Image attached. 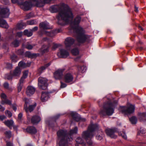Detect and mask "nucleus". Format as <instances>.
Listing matches in <instances>:
<instances>
[{"instance_id": "50", "label": "nucleus", "mask_w": 146, "mask_h": 146, "mask_svg": "<svg viewBox=\"0 0 146 146\" xmlns=\"http://www.w3.org/2000/svg\"><path fill=\"white\" fill-rule=\"evenodd\" d=\"M103 135L102 134H98L96 135V138L97 139L99 140H101L102 138Z\"/></svg>"}, {"instance_id": "9", "label": "nucleus", "mask_w": 146, "mask_h": 146, "mask_svg": "<svg viewBox=\"0 0 146 146\" xmlns=\"http://www.w3.org/2000/svg\"><path fill=\"white\" fill-rule=\"evenodd\" d=\"M135 109L134 106L132 105H130L128 107L124 106H121L120 107V110L122 113L126 114L133 113Z\"/></svg>"}, {"instance_id": "21", "label": "nucleus", "mask_w": 146, "mask_h": 146, "mask_svg": "<svg viewBox=\"0 0 146 146\" xmlns=\"http://www.w3.org/2000/svg\"><path fill=\"white\" fill-rule=\"evenodd\" d=\"M49 98L48 93L47 92H42L41 97V100L42 102H45Z\"/></svg>"}, {"instance_id": "35", "label": "nucleus", "mask_w": 146, "mask_h": 146, "mask_svg": "<svg viewBox=\"0 0 146 146\" xmlns=\"http://www.w3.org/2000/svg\"><path fill=\"white\" fill-rule=\"evenodd\" d=\"M86 67L85 66H78V70L79 71L82 73L84 72L86 70Z\"/></svg>"}, {"instance_id": "40", "label": "nucleus", "mask_w": 146, "mask_h": 146, "mask_svg": "<svg viewBox=\"0 0 146 146\" xmlns=\"http://www.w3.org/2000/svg\"><path fill=\"white\" fill-rule=\"evenodd\" d=\"M2 104H7L9 105H11V102L7 99L4 100H2Z\"/></svg>"}, {"instance_id": "23", "label": "nucleus", "mask_w": 146, "mask_h": 146, "mask_svg": "<svg viewBox=\"0 0 146 146\" xmlns=\"http://www.w3.org/2000/svg\"><path fill=\"white\" fill-rule=\"evenodd\" d=\"M41 120V118L38 115L33 116L31 119V122L33 124H36L38 123Z\"/></svg>"}, {"instance_id": "25", "label": "nucleus", "mask_w": 146, "mask_h": 146, "mask_svg": "<svg viewBox=\"0 0 146 146\" xmlns=\"http://www.w3.org/2000/svg\"><path fill=\"white\" fill-rule=\"evenodd\" d=\"M31 62H28L27 63H25L23 61L19 62L18 64V66L19 67L22 68H25L27 67H29L31 65Z\"/></svg>"}, {"instance_id": "8", "label": "nucleus", "mask_w": 146, "mask_h": 146, "mask_svg": "<svg viewBox=\"0 0 146 146\" xmlns=\"http://www.w3.org/2000/svg\"><path fill=\"white\" fill-rule=\"evenodd\" d=\"M38 84L39 88L45 90L48 87L47 80L45 78L40 77L38 78Z\"/></svg>"}, {"instance_id": "17", "label": "nucleus", "mask_w": 146, "mask_h": 146, "mask_svg": "<svg viewBox=\"0 0 146 146\" xmlns=\"http://www.w3.org/2000/svg\"><path fill=\"white\" fill-rule=\"evenodd\" d=\"M64 71V69H59L56 71L54 74V78L57 80L62 78V77Z\"/></svg>"}, {"instance_id": "38", "label": "nucleus", "mask_w": 146, "mask_h": 146, "mask_svg": "<svg viewBox=\"0 0 146 146\" xmlns=\"http://www.w3.org/2000/svg\"><path fill=\"white\" fill-rule=\"evenodd\" d=\"M130 121L132 124H135L137 122V118L134 116L132 117L129 119Z\"/></svg>"}, {"instance_id": "30", "label": "nucleus", "mask_w": 146, "mask_h": 146, "mask_svg": "<svg viewBox=\"0 0 146 146\" xmlns=\"http://www.w3.org/2000/svg\"><path fill=\"white\" fill-rule=\"evenodd\" d=\"M13 123L14 122L12 120H8L5 122V124L10 128L13 125Z\"/></svg>"}, {"instance_id": "20", "label": "nucleus", "mask_w": 146, "mask_h": 146, "mask_svg": "<svg viewBox=\"0 0 146 146\" xmlns=\"http://www.w3.org/2000/svg\"><path fill=\"white\" fill-rule=\"evenodd\" d=\"M35 90V88L31 86H29L27 88L26 91V94L27 96H30L34 94Z\"/></svg>"}, {"instance_id": "54", "label": "nucleus", "mask_w": 146, "mask_h": 146, "mask_svg": "<svg viewBox=\"0 0 146 146\" xmlns=\"http://www.w3.org/2000/svg\"><path fill=\"white\" fill-rule=\"evenodd\" d=\"M23 53V51L22 49H19L17 51V53L20 55H22Z\"/></svg>"}, {"instance_id": "4", "label": "nucleus", "mask_w": 146, "mask_h": 146, "mask_svg": "<svg viewBox=\"0 0 146 146\" xmlns=\"http://www.w3.org/2000/svg\"><path fill=\"white\" fill-rule=\"evenodd\" d=\"M98 127L97 124L91 123L88 127V130L83 131L82 133L83 139L80 137H78L76 140V142L77 143L85 145L84 140H85L89 146H92V142L91 139L93 137L95 131L98 128Z\"/></svg>"}, {"instance_id": "49", "label": "nucleus", "mask_w": 146, "mask_h": 146, "mask_svg": "<svg viewBox=\"0 0 146 146\" xmlns=\"http://www.w3.org/2000/svg\"><path fill=\"white\" fill-rule=\"evenodd\" d=\"M5 113L6 115L8 117H11L12 116V113L10 111L8 110H6L5 111Z\"/></svg>"}, {"instance_id": "53", "label": "nucleus", "mask_w": 146, "mask_h": 146, "mask_svg": "<svg viewBox=\"0 0 146 146\" xmlns=\"http://www.w3.org/2000/svg\"><path fill=\"white\" fill-rule=\"evenodd\" d=\"M60 88H64L66 87L67 86V85L66 84L64 83L61 81L60 82Z\"/></svg>"}, {"instance_id": "46", "label": "nucleus", "mask_w": 146, "mask_h": 146, "mask_svg": "<svg viewBox=\"0 0 146 146\" xmlns=\"http://www.w3.org/2000/svg\"><path fill=\"white\" fill-rule=\"evenodd\" d=\"M13 76H13V74H6L5 76V78L8 80H11L12 79Z\"/></svg>"}, {"instance_id": "51", "label": "nucleus", "mask_w": 146, "mask_h": 146, "mask_svg": "<svg viewBox=\"0 0 146 146\" xmlns=\"http://www.w3.org/2000/svg\"><path fill=\"white\" fill-rule=\"evenodd\" d=\"M31 2H29L27 1L29 3L31 4V8L33 6H35V1H36V0H31Z\"/></svg>"}, {"instance_id": "10", "label": "nucleus", "mask_w": 146, "mask_h": 146, "mask_svg": "<svg viewBox=\"0 0 146 146\" xmlns=\"http://www.w3.org/2000/svg\"><path fill=\"white\" fill-rule=\"evenodd\" d=\"M24 100L25 102V104L24 106V109L27 113L29 111L30 112L32 111L36 107V104L35 103L33 105H31L29 106L28 107V106L29 104V100L26 98H25Z\"/></svg>"}, {"instance_id": "5", "label": "nucleus", "mask_w": 146, "mask_h": 146, "mask_svg": "<svg viewBox=\"0 0 146 146\" xmlns=\"http://www.w3.org/2000/svg\"><path fill=\"white\" fill-rule=\"evenodd\" d=\"M117 103V101L114 99L112 100H109L107 103L104 104L103 109L100 112V114L102 115H111L114 112V109Z\"/></svg>"}, {"instance_id": "64", "label": "nucleus", "mask_w": 146, "mask_h": 146, "mask_svg": "<svg viewBox=\"0 0 146 146\" xmlns=\"http://www.w3.org/2000/svg\"><path fill=\"white\" fill-rule=\"evenodd\" d=\"M12 107H13V110L15 111L17 110V108H16V106L15 105H13L12 106Z\"/></svg>"}, {"instance_id": "6", "label": "nucleus", "mask_w": 146, "mask_h": 146, "mask_svg": "<svg viewBox=\"0 0 146 146\" xmlns=\"http://www.w3.org/2000/svg\"><path fill=\"white\" fill-rule=\"evenodd\" d=\"M51 42V40L46 37L43 38L41 41V42H39L41 44L43 42H45L48 43V44L47 45H43L41 48L40 49V51L42 54L48 52L49 48L50 46V44Z\"/></svg>"}, {"instance_id": "29", "label": "nucleus", "mask_w": 146, "mask_h": 146, "mask_svg": "<svg viewBox=\"0 0 146 146\" xmlns=\"http://www.w3.org/2000/svg\"><path fill=\"white\" fill-rule=\"evenodd\" d=\"M27 24L24 22H21L18 23L17 25V28L19 29H22L24 27L26 26Z\"/></svg>"}, {"instance_id": "1", "label": "nucleus", "mask_w": 146, "mask_h": 146, "mask_svg": "<svg viewBox=\"0 0 146 146\" xmlns=\"http://www.w3.org/2000/svg\"><path fill=\"white\" fill-rule=\"evenodd\" d=\"M49 10L52 13L59 12L56 18L58 24L61 25H64L68 23L74 17L71 9L68 5L64 3L52 6Z\"/></svg>"}, {"instance_id": "32", "label": "nucleus", "mask_w": 146, "mask_h": 146, "mask_svg": "<svg viewBox=\"0 0 146 146\" xmlns=\"http://www.w3.org/2000/svg\"><path fill=\"white\" fill-rule=\"evenodd\" d=\"M23 33L24 35H27L28 37L31 36L33 35V33L31 30L30 31L25 30L24 31Z\"/></svg>"}, {"instance_id": "52", "label": "nucleus", "mask_w": 146, "mask_h": 146, "mask_svg": "<svg viewBox=\"0 0 146 146\" xmlns=\"http://www.w3.org/2000/svg\"><path fill=\"white\" fill-rule=\"evenodd\" d=\"M1 97L2 99H3L4 100L6 99L7 96L5 94L2 93L1 94Z\"/></svg>"}, {"instance_id": "24", "label": "nucleus", "mask_w": 146, "mask_h": 146, "mask_svg": "<svg viewBox=\"0 0 146 146\" xmlns=\"http://www.w3.org/2000/svg\"><path fill=\"white\" fill-rule=\"evenodd\" d=\"M0 26L6 29L8 28L9 27V25L5 21L1 18H0Z\"/></svg>"}, {"instance_id": "45", "label": "nucleus", "mask_w": 146, "mask_h": 146, "mask_svg": "<svg viewBox=\"0 0 146 146\" xmlns=\"http://www.w3.org/2000/svg\"><path fill=\"white\" fill-rule=\"evenodd\" d=\"M35 45L34 44L31 45L29 43H27L26 46L25 47L29 50H31L32 49L33 47L35 46Z\"/></svg>"}, {"instance_id": "41", "label": "nucleus", "mask_w": 146, "mask_h": 146, "mask_svg": "<svg viewBox=\"0 0 146 146\" xmlns=\"http://www.w3.org/2000/svg\"><path fill=\"white\" fill-rule=\"evenodd\" d=\"M71 52L72 54L74 55L78 54L79 53L78 49L76 48H74L72 50Z\"/></svg>"}, {"instance_id": "61", "label": "nucleus", "mask_w": 146, "mask_h": 146, "mask_svg": "<svg viewBox=\"0 0 146 146\" xmlns=\"http://www.w3.org/2000/svg\"><path fill=\"white\" fill-rule=\"evenodd\" d=\"M5 117V116L4 115H0V120H3Z\"/></svg>"}, {"instance_id": "33", "label": "nucleus", "mask_w": 146, "mask_h": 146, "mask_svg": "<svg viewBox=\"0 0 146 146\" xmlns=\"http://www.w3.org/2000/svg\"><path fill=\"white\" fill-rule=\"evenodd\" d=\"M37 23V21L35 20H32L27 21V24L29 25H36Z\"/></svg>"}, {"instance_id": "48", "label": "nucleus", "mask_w": 146, "mask_h": 146, "mask_svg": "<svg viewBox=\"0 0 146 146\" xmlns=\"http://www.w3.org/2000/svg\"><path fill=\"white\" fill-rule=\"evenodd\" d=\"M34 15L33 13H31L26 15V19H30L32 17H34Z\"/></svg>"}, {"instance_id": "47", "label": "nucleus", "mask_w": 146, "mask_h": 146, "mask_svg": "<svg viewBox=\"0 0 146 146\" xmlns=\"http://www.w3.org/2000/svg\"><path fill=\"white\" fill-rule=\"evenodd\" d=\"M139 115L140 116V118H143V119H145L146 117V113H141L139 114ZM140 119L141 120V119L140 118Z\"/></svg>"}, {"instance_id": "43", "label": "nucleus", "mask_w": 146, "mask_h": 146, "mask_svg": "<svg viewBox=\"0 0 146 146\" xmlns=\"http://www.w3.org/2000/svg\"><path fill=\"white\" fill-rule=\"evenodd\" d=\"M4 133L5 136L8 138H10L11 136V132L10 131H7L5 132Z\"/></svg>"}, {"instance_id": "57", "label": "nucleus", "mask_w": 146, "mask_h": 146, "mask_svg": "<svg viewBox=\"0 0 146 146\" xmlns=\"http://www.w3.org/2000/svg\"><path fill=\"white\" fill-rule=\"evenodd\" d=\"M7 67L9 69H11L12 68V65L11 64L7 63Z\"/></svg>"}, {"instance_id": "15", "label": "nucleus", "mask_w": 146, "mask_h": 146, "mask_svg": "<svg viewBox=\"0 0 146 146\" xmlns=\"http://www.w3.org/2000/svg\"><path fill=\"white\" fill-rule=\"evenodd\" d=\"M59 58H65L69 55L68 52L63 49L60 50V51L57 54Z\"/></svg>"}, {"instance_id": "19", "label": "nucleus", "mask_w": 146, "mask_h": 146, "mask_svg": "<svg viewBox=\"0 0 146 146\" xmlns=\"http://www.w3.org/2000/svg\"><path fill=\"white\" fill-rule=\"evenodd\" d=\"M73 79V77L72 74L70 73L66 74L64 76L65 81L66 83L72 82Z\"/></svg>"}, {"instance_id": "3", "label": "nucleus", "mask_w": 146, "mask_h": 146, "mask_svg": "<svg viewBox=\"0 0 146 146\" xmlns=\"http://www.w3.org/2000/svg\"><path fill=\"white\" fill-rule=\"evenodd\" d=\"M72 19L64 25L71 22V26L75 32L77 41L79 43H84L88 37L85 34L83 29L79 25L81 18L80 16H77L74 19V21L71 22Z\"/></svg>"}, {"instance_id": "36", "label": "nucleus", "mask_w": 146, "mask_h": 146, "mask_svg": "<svg viewBox=\"0 0 146 146\" xmlns=\"http://www.w3.org/2000/svg\"><path fill=\"white\" fill-rule=\"evenodd\" d=\"M28 72L29 71L28 70H26L23 73V76L21 78L20 80L24 81V79L27 77Z\"/></svg>"}, {"instance_id": "7", "label": "nucleus", "mask_w": 146, "mask_h": 146, "mask_svg": "<svg viewBox=\"0 0 146 146\" xmlns=\"http://www.w3.org/2000/svg\"><path fill=\"white\" fill-rule=\"evenodd\" d=\"M20 0H11L13 3H17L19 5L21 9L24 11H27L31 9V4L29 3L26 1L25 2H19ZM23 0H21L22 1Z\"/></svg>"}, {"instance_id": "26", "label": "nucleus", "mask_w": 146, "mask_h": 146, "mask_svg": "<svg viewBox=\"0 0 146 146\" xmlns=\"http://www.w3.org/2000/svg\"><path fill=\"white\" fill-rule=\"evenodd\" d=\"M21 72V71L19 67H17L14 70L13 76H19Z\"/></svg>"}, {"instance_id": "13", "label": "nucleus", "mask_w": 146, "mask_h": 146, "mask_svg": "<svg viewBox=\"0 0 146 146\" xmlns=\"http://www.w3.org/2000/svg\"><path fill=\"white\" fill-rule=\"evenodd\" d=\"M116 131V130L115 129H107L106 130V132L107 135L113 138H116L117 137V135L114 134Z\"/></svg>"}, {"instance_id": "39", "label": "nucleus", "mask_w": 146, "mask_h": 146, "mask_svg": "<svg viewBox=\"0 0 146 146\" xmlns=\"http://www.w3.org/2000/svg\"><path fill=\"white\" fill-rule=\"evenodd\" d=\"M3 86L4 88L5 89H7L11 91H12V88L9 87V84L8 82H4L3 84Z\"/></svg>"}, {"instance_id": "11", "label": "nucleus", "mask_w": 146, "mask_h": 146, "mask_svg": "<svg viewBox=\"0 0 146 146\" xmlns=\"http://www.w3.org/2000/svg\"><path fill=\"white\" fill-rule=\"evenodd\" d=\"M10 14L9 9L7 8H0V15L3 17H8Z\"/></svg>"}, {"instance_id": "58", "label": "nucleus", "mask_w": 146, "mask_h": 146, "mask_svg": "<svg viewBox=\"0 0 146 146\" xmlns=\"http://www.w3.org/2000/svg\"><path fill=\"white\" fill-rule=\"evenodd\" d=\"M58 46V45L57 44H54L53 45L52 47V50H55L56 48H57Z\"/></svg>"}, {"instance_id": "44", "label": "nucleus", "mask_w": 146, "mask_h": 146, "mask_svg": "<svg viewBox=\"0 0 146 146\" xmlns=\"http://www.w3.org/2000/svg\"><path fill=\"white\" fill-rule=\"evenodd\" d=\"M44 33L46 35L51 37H53L54 35L53 32H48L45 31L44 32Z\"/></svg>"}, {"instance_id": "62", "label": "nucleus", "mask_w": 146, "mask_h": 146, "mask_svg": "<svg viewBox=\"0 0 146 146\" xmlns=\"http://www.w3.org/2000/svg\"><path fill=\"white\" fill-rule=\"evenodd\" d=\"M8 143H9V146H13V143L10 142H7V146H8L7 145V144Z\"/></svg>"}, {"instance_id": "14", "label": "nucleus", "mask_w": 146, "mask_h": 146, "mask_svg": "<svg viewBox=\"0 0 146 146\" xmlns=\"http://www.w3.org/2000/svg\"><path fill=\"white\" fill-rule=\"evenodd\" d=\"M51 0H36L35 1V6L38 7H40L44 6L45 3H49Z\"/></svg>"}, {"instance_id": "59", "label": "nucleus", "mask_w": 146, "mask_h": 146, "mask_svg": "<svg viewBox=\"0 0 146 146\" xmlns=\"http://www.w3.org/2000/svg\"><path fill=\"white\" fill-rule=\"evenodd\" d=\"M38 27H34L31 30V31H32V32L33 33V32H34L37 31L38 30Z\"/></svg>"}, {"instance_id": "16", "label": "nucleus", "mask_w": 146, "mask_h": 146, "mask_svg": "<svg viewBox=\"0 0 146 146\" xmlns=\"http://www.w3.org/2000/svg\"><path fill=\"white\" fill-rule=\"evenodd\" d=\"M74 40L72 37L66 38L65 40L64 43L67 48H68L74 43Z\"/></svg>"}, {"instance_id": "18", "label": "nucleus", "mask_w": 146, "mask_h": 146, "mask_svg": "<svg viewBox=\"0 0 146 146\" xmlns=\"http://www.w3.org/2000/svg\"><path fill=\"white\" fill-rule=\"evenodd\" d=\"M24 131H26L31 134H35L37 132V130L35 127L33 126H29L26 129L23 128Z\"/></svg>"}, {"instance_id": "37", "label": "nucleus", "mask_w": 146, "mask_h": 146, "mask_svg": "<svg viewBox=\"0 0 146 146\" xmlns=\"http://www.w3.org/2000/svg\"><path fill=\"white\" fill-rule=\"evenodd\" d=\"M50 64V63H48L47 64L45 65L44 66L41 67L39 70L38 71L40 73H42V71L45 70L48 66H49Z\"/></svg>"}, {"instance_id": "34", "label": "nucleus", "mask_w": 146, "mask_h": 146, "mask_svg": "<svg viewBox=\"0 0 146 146\" xmlns=\"http://www.w3.org/2000/svg\"><path fill=\"white\" fill-rule=\"evenodd\" d=\"M11 62L13 63H15L18 60V59L17 56L15 54H13L11 56Z\"/></svg>"}, {"instance_id": "63", "label": "nucleus", "mask_w": 146, "mask_h": 146, "mask_svg": "<svg viewBox=\"0 0 146 146\" xmlns=\"http://www.w3.org/2000/svg\"><path fill=\"white\" fill-rule=\"evenodd\" d=\"M0 109L1 110V111H3L5 110V108L0 105Z\"/></svg>"}, {"instance_id": "55", "label": "nucleus", "mask_w": 146, "mask_h": 146, "mask_svg": "<svg viewBox=\"0 0 146 146\" xmlns=\"http://www.w3.org/2000/svg\"><path fill=\"white\" fill-rule=\"evenodd\" d=\"M60 116V114H58L53 117V119L55 120L58 119Z\"/></svg>"}, {"instance_id": "31", "label": "nucleus", "mask_w": 146, "mask_h": 146, "mask_svg": "<svg viewBox=\"0 0 146 146\" xmlns=\"http://www.w3.org/2000/svg\"><path fill=\"white\" fill-rule=\"evenodd\" d=\"M23 81L20 80L19 83L17 85L18 90L19 92H20L22 88L23 85Z\"/></svg>"}, {"instance_id": "56", "label": "nucleus", "mask_w": 146, "mask_h": 146, "mask_svg": "<svg viewBox=\"0 0 146 146\" xmlns=\"http://www.w3.org/2000/svg\"><path fill=\"white\" fill-rule=\"evenodd\" d=\"M23 35V33L21 32H17L16 34V36L18 37H21Z\"/></svg>"}, {"instance_id": "22", "label": "nucleus", "mask_w": 146, "mask_h": 146, "mask_svg": "<svg viewBox=\"0 0 146 146\" xmlns=\"http://www.w3.org/2000/svg\"><path fill=\"white\" fill-rule=\"evenodd\" d=\"M39 26L40 28L43 29H50V27L49 25V23L46 21L41 23L40 24Z\"/></svg>"}, {"instance_id": "2", "label": "nucleus", "mask_w": 146, "mask_h": 146, "mask_svg": "<svg viewBox=\"0 0 146 146\" xmlns=\"http://www.w3.org/2000/svg\"><path fill=\"white\" fill-rule=\"evenodd\" d=\"M77 127H75L73 129L70 130L69 134L66 130H59L57 132V142L58 146H68V142L72 139L70 136L74 134L77 133ZM75 146H78V145L76 144Z\"/></svg>"}, {"instance_id": "60", "label": "nucleus", "mask_w": 146, "mask_h": 146, "mask_svg": "<svg viewBox=\"0 0 146 146\" xmlns=\"http://www.w3.org/2000/svg\"><path fill=\"white\" fill-rule=\"evenodd\" d=\"M22 116H23V114L22 113H20L19 114V115H18V119L19 120H21Z\"/></svg>"}, {"instance_id": "42", "label": "nucleus", "mask_w": 146, "mask_h": 146, "mask_svg": "<svg viewBox=\"0 0 146 146\" xmlns=\"http://www.w3.org/2000/svg\"><path fill=\"white\" fill-rule=\"evenodd\" d=\"M118 134L120 136H121L124 139H127V135L124 131L119 132Z\"/></svg>"}, {"instance_id": "27", "label": "nucleus", "mask_w": 146, "mask_h": 146, "mask_svg": "<svg viewBox=\"0 0 146 146\" xmlns=\"http://www.w3.org/2000/svg\"><path fill=\"white\" fill-rule=\"evenodd\" d=\"M26 55L29 58H33L36 57L39 55V54L31 53L29 52H27L26 53Z\"/></svg>"}, {"instance_id": "28", "label": "nucleus", "mask_w": 146, "mask_h": 146, "mask_svg": "<svg viewBox=\"0 0 146 146\" xmlns=\"http://www.w3.org/2000/svg\"><path fill=\"white\" fill-rule=\"evenodd\" d=\"M20 42L19 41L17 40H14L11 43V46L16 47H18L19 45Z\"/></svg>"}, {"instance_id": "12", "label": "nucleus", "mask_w": 146, "mask_h": 146, "mask_svg": "<svg viewBox=\"0 0 146 146\" xmlns=\"http://www.w3.org/2000/svg\"><path fill=\"white\" fill-rule=\"evenodd\" d=\"M70 115L72 117L74 120L76 121H80L79 125H80L81 121H86V119L84 118H81L79 115L76 113L74 112H71L70 113Z\"/></svg>"}]
</instances>
